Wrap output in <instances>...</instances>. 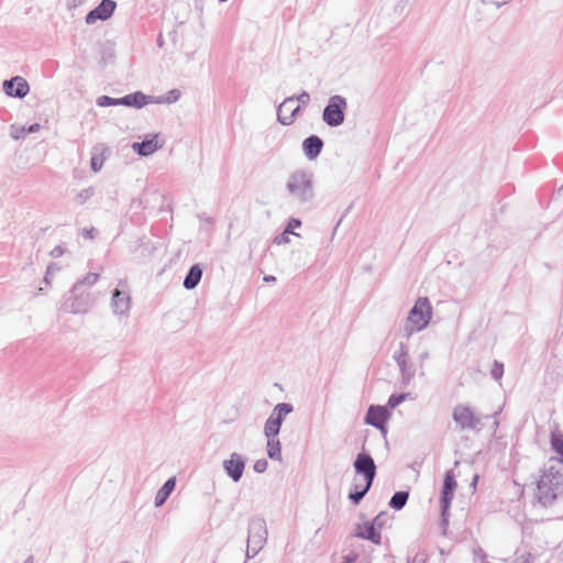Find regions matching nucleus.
<instances>
[{"mask_svg": "<svg viewBox=\"0 0 563 563\" xmlns=\"http://www.w3.org/2000/svg\"><path fill=\"white\" fill-rule=\"evenodd\" d=\"M432 319V306L427 297H419L410 309L402 333L410 338L413 333L424 330Z\"/></svg>", "mask_w": 563, "mask_h": 563, "instance_id": "1", "label": "nucleus"}, {"mask_svg": "<svg viewBox=\"0 0 563 563\" xmlns=\"http://www.w3.org/2000/svg\"><path fill=\"white\" fill-rule=\"evenodd\" d=\"M354 471L357 476L363 477L362 483H354V505H356L369 490L376 475V465L368 454L360 453L354 461Z\"/></svg>", "mask_w": 563, "mask_h": 563, "instance_id": "2", "label": "nucleus"}, {"mask_svg": "<svg viewBox=\"0 0 563 563\" xmlns=\"http://www.w3.org/2000/svg\"><path fill=\"white\" fill-rule=\"evenodd\" d=\"M288 190L300 201H307L312 197V185L303 173H296L288 180Z\"/></svg>", "mask_w": 563, "mask_h": 563, "instance_id": "3", "label": "nucleus"}, {"mask_svg": "<svg viewBox=\"0 0 563 563\" xmlns=\"http://www.w3.org/2000/svg\"><path fill=\"white\" fill-rule=\"evenodd\" d=\"M452 418L461 430H475L481 424V418L465 405L455 406Z\"/></svg>", "mask_w": 563, "mask_h": 563, "instance_id": "4", "label": "nucleus"}, {"mask_svg": "<svg viewBox=\"0 0 563 563\" xmlns=\"http://www.w3.org/2000/svg\"><path fill=\"white\" fill-rule=\"evenodd\" d=\"M455 487V475L453 471H448L444 477L441 497V521L443 526H446L449 522V509L454 496Z\"/></svg>", "mask_w": 563, "mask_h": 563, "instance_id": "5", "label": "nucleus"}, {"mask_svg": "<svg viewBox=\"0 0 563 563\" xmlns=\"http://www.w3.org/2000/svg\"><path fill=\"white\" fill-rule=\"evenodd\" d=\"M291 411V406L288 404H279L275 407L273 413L267 419L264 428L266 438H276L279 433L283 419Z\"/></svg>", "mask_w": 563, "mask_h": 563, "instance_id": "6", "label": "nucleus"}, {"mask_svg": "<svg viewBox=\"0 0 563 563\" xmlns=\"http://www.w3.org/2000/svg\"><path fill=\"white\" fill-rule=\"evenodd\" d=\"M346 102L343 98L339 96H334L330 99L329 104L325 107L323 111V120L329 125H339L343 122L344 114L343 109L345 108Z\"/></svg>", "mask_w": 563, "mask_h": 563, "instance_id": "7", "label": "nucleus"}, {"mask_svg": "<svg viewBox=\"0 0 563 563\" xmlns=\"http://www.w3.org/2000/svg\"><path fill=\"white\" fill-rule=\"evenodd\" d=\"M300 110V106L295 98L285 99L278 108V121L288 125L292 123L296 113Z\"/></svg>", "mask_w": 563, "mask_h": 563, "instance_id": "8", "label": "nucleus"}, {"mask_svg": "<svg viewBox=\"0 0 563 563\" xmlns=\"http://www.w3.org/2000/svg\"><path fill=\"white\" fill-rule=\"evenodd\" d=\"M115 7H117V4L114 1L102 0L101 3L96 9H93L92 11H90L87 14L86 22L88 24H93L98 20L109 19L112 15Z\"/></svg>", "mask_w": 563, "mask_h": 563, "instance_id": "9", "label": "nucleus"}, {"mask_svg": "<svg viewBox=\"0 0 563 563\" xmlns=\"http://www.w3.org/2000/svg\"><path fill=\"white\" fill-rule=\"evenodd\" d=\"M388 418H389V412L386 407L371 406L367 411L365 421L368 424L374 426L384 431V426Z\"/></svg>", "mask_w": 563, "mask_h": 563, "instance_id": "10", "label": "nucleus"}, {"mask_svg": "<svg viewBox=\"0 0 563 563\" xmlns=\"http://www.w3.org/2000/svg\"><path fill=\"white\" fill-rule=\"evenodd\" d=\"M4 91L12 97H24L29 92V84L22 77H14L11 80H5L3 84Z\"/></svg>", "mask_w": 563, "mask_h": 563, "instance_id": "11", "label": "nucleus"}, {"mask_svg": "<svg viewBox=\"0 0 563 563\" xmlns=\"http://www.w3.org/2000/svg\"><path fill=\"white\" fill-rule=\"evenodd\" d=\"M245 463L241 455L232 453L230 459L224 461V468L233 481L238 482L244 471Z\"/></svg>", "mask_w": 563, "mask_h": 563, "instance_id": "12", "label": "nucleus"}, {"mask_svg": "<svg viewBox=\"0 0 563 563\" xmlns=\"http://www.w3.org/2000/svg\"><path fill=\"white\" fill-rule=\"evenodd\" d=\"M407 350L404 344H400V350L395 354V360L401 372L404 383H409L413 377V369L407 366Z\"/></svg>", "mask_w": 563, "mask_h": 563, "instance_id": "13", "label": "nucleus"}, {"mask_svg": "<svg viewBox=\"0 0 563 563\" xmlns=\"http://www.w3.org/2000/svg\"><path fill=\"white\" fill-rule=\"evenodd\" d=\"M162 145L158 142V135H153L150 140L143 141L141 143H133V150L142 155L147 156L156 152Z\"/></svg>", "mask_w": 563, "mask_h": 563, "instance_id": "14", "label": "nucleus"}, {"mask_svg": "<svg viewBox=\"0 0 563 563\" xmlns=\"http://www.w3.org/2000/svg\"><path fill=\"white\" fill-rule=\"evenodd\" d=\"M356 534L363 539L372 541L375 544L380 543V532L375 527V522H365L364 525H358Z\"/></svg>", "mask_w": 563, "mask_h": 563, "instance_id": "15", "label": "nucleus"}, {"mask_svg": "<svg viewBox=\"0 0 563 563\" xmlns=\"http://www.w3.org/2000/svg\"><path fill=\"white\" fill-rule=\"evenodd\" d=\"M322 146L323 143L321 139L314 135L306 139L302 144L303 152L310 159L316 158L320 154Z\"/></svg>", "mask_w": 563, "mask_h": 563, "instance_id": "16", "label": "nucleus"}, {"mask_svg": "<svg viewBox=\"0 0 563 563\" xmlns=\"http://www.w3.org/2000/svg\"><path fill=\"white\" fill-rule=\"evenodd\" d=\"M147 102H148L147 96H145L142 92H135L132 95H128L121 99H117L112 103L113 104L133 106V107L141 108V107L147 104Z\"/></svg>", "mask_w": 563, "mask_h": 563, "instance_id": "17", "label": "nucleus"}, {"mask_svg": "<svg viewBox=\"0 0 563 563\" xmlns=\"http://www.w3.org/2000/svg\"><path fill=\"white\" fill-rule=\"evenodd\" d=\"M175 485H176V481L174 477L169 478L164 485L163 487L157 492L156 494V497H155V505L157 507L162 506L166 499L168 498V496L172 494V492L174 490L175 488Z\"/></svg>", "mask_w": 563, "mask_h": 563, "instance_id": "18", "label": "nucleus"}, {"mask_svg": "<svg viewBox=\"0 0 563 563\" xmlns=\"http://www.w3.org/2000/svg\"><path fill=\"white\" fill-rule=\"evenodd\" d=\"M201 275H202L201 268L198 265H194L190 268L188 275L186 276V278L184 280L185 288H187V289L195 288L198 285V283L200 282Z\"/></svg>", "mask_w": 563, "mask_h": 563, "instance_id": "19", "label": "nucleus"}, {"mask_svg": "<svg viewBox=\"0 0 563 563\" xmlns=\"http://www.w3.org/2000/svg\"><path fill=\"white\" fill-rule=\"evenodd\" d=\"M408 498H409L408 492H405V490L397 492L390 498L389 507L395 510H400L407 504Z\"/></svg>", "mask_w": 563, "mask_h": 563, "instance_id": "20", "label": "nucleus"}, {"mask_svg": "<svg viewBox=\"0 0 563 563\" xmlns=\"http://www.w3.org/2000/svg\"><path fill=\"white\" fill-rule=\"evenodd\" d=\"M267 454L271 459H282L280 442L276 438H267Z\"/></svg>", "mask_w": 563, "mask_h": 563, "instance_id": "21", "label": "nucleus"}, {"mask_svg": "<svg viewBox=\"0 0 563 563\" xmlns=\"http://www.w3.org/2000/svg\"><path fill=\"white\" fill-rule=\"evenodd\" d=\"M555 478V473L553 468H550L543 473L538 482V489L540 493H548V486L552 483V479Z\"/></svg>", "mask_w": 563, "mask_h": 563, "instance_id": "22", "label": "nucleus"}, {"mask_svg": "<svg viewBox=\"0 0 563 563\" xmlns=\"http://www.w3.org/2000/svg\"><path fill=\"white\" fill-rule=\"evenodd\" d=\"M104 161H106V155L103 152L95 153L91 157V163H90L92 170L99 172L102 168Z\"/></svg>", "mask_w": 563, "mask_h": 563, "instance_id": "23", "label": "nucleus"}, {"mask_svg": "<svg viewBox=\"0 0 563 563\" xmlns=\"http://www.w3.org/2000/svg\"><path fill=\"white\" fill-rule=\"evenodd\" d=\"M492 377L500 384L501 377L504 375V364L495 361L493 368L490 369Z\"/></svg>", "mask_w": 563, "mask_h": 563, "instance_id": "24", "label": "nucleus"}, {"mask_svg": "<svg viewBox=\"0 0 563 563\" xmlns=\"http://www.w3.org/2000/svg\"><path fill=\"white\" fill-rule=\"evenodd\" d=\"M551 445L553 450L559 453L563 459V439L561 435L552 434Z\"/></svg>", "mask_w": 563, "mask_h": 563, "instance_id": "25", "label": "nucleus"}, {"mask_svg": "<svg viewBox=\"0 0 563 563\" xmlns=\"http://www.w3.org/2000/svg\"><path fill=\"white\" fill-rule=\"evenodd\" d=\"M406 397H407L406 394L393 395L388 399V406L390 408H395L398 405H400L406 399Z\"/></svg>", "mask_w": 563, "mask_h": 563, "instance_id": "26", "label": "nucleus"}, {"mask_svg": "<svg viewBox=\"0 0 563 563\" xmlns=\"http://www.w3.org/2000/svg\"><path fill=\"white\" fill-rule=\"evenodd\" d=\"M301 222L297 219H291L286 228V233H294V229L299 228Z\"/></svg>", "mask_w": 563, "mask_h": 563, "instance_id": "27", "label": "nucleus"}, {"mask_svg": "<svg viewBox=\"0 0 563 563\" xmlns=\"http://www.w3.org/2000/svg\"><path fill=\"white\" fill-rule=\"evenodd\" d=\"M267 468V462L265 460H258L254 464V470L258 473L264 472Z\"/></svg>", "mask_w": 563, "mask_h": 563, "instance_id": "28", "label": "nucleus"}, {"mask_svg": "<svg viewBox=\"0 0 563 563\" xmlns=\"http://www.w3.org/2000/svg\"><path fill=\"white\" fill-rule=\"evenodd\" d=\"M298 102H301L302 104H306L310 100V96L307 92L300 93L297 98H295Z\"/></svg>", "mask_w": 563, "mask_h": 563, "instance_id": "29", "label": "nucleus"}, {"mask_svg": "<svg viewBox=\"0 0 563 563\" xmlns=\"http://www.w3.org/2000/svg\"><path fill=\"white\" fill-rule=\"evenodd\" d=\"M486 4H493L496 7H500L506 4L509 0H482Z\"/></svg>", "mask_w": 563, "mask_h": 563, "instance_id": "30", "label": "nucleus"}, {"mask_svg": "<svg viewBox=\"0 0 563 563\" xmlns=\"http://www.w3.org/2000/svg\"><path fill=\"white\" fill-rule=\"evenodd\" d=\"M288 234L289 233H286V230H285L284 233L279 238L276 239V242L278 244H280V243H288L289 242Z\"/></svg>", "mask_w": 563, "mask_h": 563, "instance_id": "31", "label": "nucleus"}, {"mask_svg": "<svg viewBox=\"0 0 563 563\" xmlns=\"http://www.w3.org/2000/svg\"><path fill=\"white\" fill-rule=\"evenodd\" d=\"M115 99H111L110 97H102V101L99 102L100 106H113V101Z\"/></svg>", "mask_w": 563, "mask_h": 563, "instance_id": "32", "label": "nucleus"}, {"mask_svg": "<svg viewBox=\"0 0 563 563\" xmlns=\"http://www.w3.org/2000/svg\"><path fill=\"white\" fill-rule=\"evenodd\" d=\"M380 518H382V516L379 515V516H377V517L373 520V522H375V527H376L377 529H378V527H380V526H382Z\"/></svg>", "mask_w": 563, "mask_h": 563, "instance_id": "33", "label": "nucleus"}, {"mask_svg": "<svg viewBox=\"0 0 563 563\" xmlns=\"http://www.w3.org/2000/svg\"><path fill=\"white\" fill-rule=\"evenodd\" d=\"M477 479H478V475H475L474 478H473V482L471 484L473 489H475V487H476Z\"/></svg>", "mask_w": 563, "mask_h": 563, "instance_id": "34", "label": "nucleus"}, {"mask_svg": "<svg viewBox=\"0 0 563 563\" xmlns=\"http://www.w3.org/2000/svg\"><path fill=\"white\" fill-rule=\"evenodd\" d=\"M264 280L265 282H274L275 277L274 276H266V277H264Z\"/></svg>", "mask_w": 563, "mask_h": 563, "instance_id": "35", "label": "nucleus"}, {"mask_svg": "<svg viewBox=\"0 0 563 563\" xmlns=\"http://www.w3.org/2000/svg\"><path fill=\"white\" fill-rule=\"evenodd\" d=\"M408 563H421V561L417 560V558H413L412 560H409Z\"/></svg>", "mask_w": 563, "mask_h": 563, "instance_id": "36", "label": "nucleus"}, {"mask_svg": "<svg viewBox=\"0 0 563 563\" xmlns=\"http://www.w3.org/2000/svg\"><path fill=\"white\" fill-rule=\"evenodd\" d=\"M120 295H121V294H120V291H119V290H115V291H114V299H117Z\"/></svg>", "mask_w": 563, "mask_h": 563, "instance_id": "37", "label": "nucleus"}, {"mask_svg": "<svg viewBox=\"0 0 563 563\" xmlns=\"http://www.w3.org/2000/svg\"><path fill=\"white\" fill-rule=\"evenodd\" d=\"M37 128H38V125H37V124H36L35 126H31V128H30V131H35Z\"/></svg>", "mask_w": 563, "mask_h": 563, "instance_id": "38", "label": "nucleus"}, {"mask_svg": "<svg viewBox=\"0 0 563 563\" xmlns=\"http://www.w3.org/2000/svg\"><path fill=\"white\" fill-rule=\"evenodd\" d=\"M174 93H175L174 100L178 99V95H179V93H178V92H176V91H174Z\"/></svg>", "mask_w": 563, "mask_h": 563, "instance_id": "39", "label": "nucleus"}]
</instances>
